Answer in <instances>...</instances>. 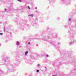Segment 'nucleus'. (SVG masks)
<instances>
[{"label":"nucleus","mask_w":76,"mask_h":76,"mask_svg":"<svg viewBox=\"0 0 76 76\" xmlns=\"http://www.w3.org/2000/svg\"><path fill=\"white\" fill-rule=\"evenodd\" d=\"M45 37H42V39H43V40H45Z\"/></svg>","instance_id":"15"},{"label":"nucleus","mask_w":76,"mask_h":76,"mask_svg":"<svg viewBox=\"0 0 76 76\" xmlns=\"http://www.w3.org/2000/svg\"><path fill=\"white\" fill-rule=\"evenodd\" d=\"M73 44V42H70L69 43V45H72Z\"/></svg>","instance_id":"13"},{"label":"nucleus","mask_w":76,"mask_h":76,"mask_svg":"<svg viewBox=\"0 0 76 76\" xmlns=\"http://www.w3.org/2000/svg\"><path fill=\"white\" fill-rule=\"evenodd\" d=\"M54 64H53V66H54Z\"/></svg>","instance_id":"33"},{"label":"nucleus","mask_w":76,"mask_h":76,"mask_svg":"<svg viewBox=\"0 0 76 76\" xmlns=\"http://www.w3.org/2000/svg\"><path fill=\"white\" fill-rule=\"evenodd\" d=\"M4 10H5V11H6V10H7V9H5Z\"/></svg>","instance_id":"26"},{"label":"nucleus","mask_w":76,"mask_h":76,"mask_svg":"<svg viewBox=\"0 0 76 76\" xmlns=\"http://www.w3.org/2000/svg\"><path fill=\"white\" fill-rule=\"evenodd\" d=\"M54 46L56 48V49H58V48H60V47L59 46V45H55Z\"/></svg>","instance_id":"6"},{"label":"nucleus","mask_w":76,"mask_h":76,"mask_svg":"<svg viewBox=\"0 0 76 76\" xmlns=\"http://www.w3.org/2000/svg\"><path fill=\"white\" fill-rule=\"evenodd\" d=\"M49 42H50V44L51 45H54V42L51 41V40H49L48 41Z\"/></svg>","instance_id":"4"},{"label":"nucleus","mask_w":76,"mask_h":76,"mask_svg":"<svg viewBox=\"0 0 76 76\" xmlns=\"http://www.w3.org/2000/svg\"><path fill=\"white\" fill-rule=\"evenodd\" d=\"M73 29L70 28L68 30V33L71 36H73Z\"/></svg>","instance_id":"2"},{"label":"nucleus","mask_w":76,"mask_h":76,"mask_svg":"<svg viewBox=\"0 0 76 76\" xmlns=\"http://www.w3.org/2000/svg\"><path fill=\"white\" fill-rule=\"evenodd\" d=\"M1 46V44H0V46Z\"/></svg>","instance_id":"35"},{"label":"nucleus","mask_w":76,"mask_h":76,"mask_svg":"<svg viewBox=\"0 0 76 76\" xmlns=\"http://www.w3.org/2000/svg\"><path fill=\"white\" fill-rule=\"evenodd\" d=\"M56 39H61V38H60V37H57L56 38Z\"/></svg>","instance_id":"12"},{"label":"nucleus","mask_w":76,"mask_h":76,"mask_svg":"<svg viewBox=\"0 0 76 76\" xmlns=\"http://www.w3.org/2000/svg\"><path fill=\"white\" fill-rule=\"evenodd\" d=\"M17 1H19V2H22V1L21 0H17Z\"/></svg>","instance_id":"16"},{"label":"nucleus","mask_w":76,"mask_h":76,"mask_svg":"<svg viewBox=\"0 0 76 76\" xmlns=\"http://www.w3.org/2000/svg\"><path fill=\"white\" fill-rule=\"evenodd\" d=\"M36 71H37V72H39V70L38 69Z\"/></svg>","instance_id":"23"},{"label":"nucleus","mask_w":76,"mask_h":76,"mask_svg":"<svg viewBox=\"0 0 76 76\" xmlns=\"http://www.w3.org/2000/svg\"><path fill=\"white\" fill-rule=\"evenodd\" d=\"M28 54V51H26L25 52V55H27V54Z\"/></svg>","instance_id":"9"},{"label":"nucleus","mask_w":76,"mask_h":76,"mask_svg":"<svg viewBox=\"0 0 76 76\" xmlns=\"http://www.w3.org/2000/svg\"><path fill=\"white\" fill-rule=\"evenodd\" d=\"M35 9H37V7H36L35 8Z\"/></svg>","instance_id":"30"},{"label":"nucleus","mask_w":76,"mask_h":76,"mask_svg":"<svg viewBox=\"0 0 76 76\" xmlns=\"http://www.w3.org/2000/svg\"><path fill=\"white\" fill-rule=\"evenodd\" d=\"M3 33H1L0 34V35H3Z\"/></svg>","instance_id":"20"},{"label":"nucleus","mask_w":76,"mask_h":76,"mask_svg":"<svg viewBox=\"0 0 76 76\" xmlns=\"http://www.w3.org/2000/svg\"><path fill=\"white\" fill-rule=\"evenodd\" d=\"M5 27H4V32H5Z\"/></svg>","instance_id":"18"},{"label":"nucleus","mask_w":76,"mask_h":76,"mask_svg":"<svg viewBox=\"0 0 76 76\" xmlns=\"http://www.w3.org/2000/svg\"><path fill=\"white\" fill-rule=\"evenodd\" d=\"M53 2H54V0H49V3L50 4H53Z\"/></svg>","instance_id":"5"},{"label":"nucleus","mask_w":76,"mask_h":76,"mask_svg":"<svg viewBox=\"0 0 76 76\" xmlns=\"http://www.w3.org/2000/svg\"><path fill=\"white\" fill-rule=\"evenodd\" d=\"M52 76H56V75H53Z\"/></svg>","instance_id":"34"},{"label":"nucleus","mask_w":76,"mask_h":76,"mask_svg":"<svg viewBox=\"0 0 76 76\" xmlns=\"http://www.w3.org/2000/svg\"><path fill=\"white\" fill-rule=\"evenodd\" d=\"M56 35H57V34H56Z\"/></svg>","instance_id":"38"},{"label":"nucleus","mask_w":76,"mask_h":76,"mask_svg":"<svg viewBox=\"0 0 76 76\" xmlns=\"http://www.w3.org/2000/svg\"><path fill=\"white\" fill-rule=\"evenodd\" d=\"M52 38H54V37H53Z\"/></svg>","instance_id":"39"},{"label":"nucleus","mask_w":76,"mask_h":76,"mask_svg":"<svg viewBox=\"0 0 76 76\" xmlns=\"http://www.w3.org/2000/svg\"><path fill=\"white\" fill-rule=\"evenodd\" d=\"M28 16H31L33 17L34 16V14H30L28 15Z\"/></svg>","instance_id":"11"},{"label":"nucleus","mask_w":76,"mask_h":76,"mask_svg":"<svg viewBox=\"0 0 76 76\" xmlns=\"http://www.w3.org/2000/svg\"><path fill=\"white\" fill-rule=\"evenodd\" d=\"M71 20V18H69V21H70Z\"/></svg>","instance_id":"22"},{"label":"nucleus","mask_w":76,"mask_h":76,"mask_svg":"<svg viewBox=\"0 0 76 76\" xmlns=\"http://www.w3.org/2000/svg\"><path fill=\"white\" fill-rule=\"evenodd\" d=\"M31 44V43L30 42H28V44Z\"/></svg>","instance_id":"28"},{"label":"nucleus","mask_w":76,"mask_h":76,"mask_svg":"<svg viewBox=\"0 0 76 76\" xmlns=\"http://www.w3.org/2000/svg\"><path fill=\"white\" fill-rule=\"evenodd\" d=\"M47 29H49V28L48 27V28H47Z\"/></svg>","instance_id":"29"},{"label":"nucleus","mask_w":76,"mask_h":76,"mask_svg":"<svg viewBox=\"0 0 76 76\" xmlns=\"http://www.w3.org/2000/svg\"><path fill=\"white\" fill-rule=\"evenodd\" d=\"M0 76H1V75H0Z\"/></svg>","instance_id":"37"},{"label":"nucleus","mask_w":76,"mask_h":76,"mask_svg":"<svg viewBox=\"0 0 76 76\" xmlns=\"http://www.w3.org/2000/svg\"><path fill=\"white\" fill-rule=\"evenodd\" d=\"M58 44H59V45H60V43H58Z\"/></svg>","instance_id":"31"},{"label":"nucleus","mask_w":76,"mask_h":76,"mask_svg":"<svg viewBox=\"0 0 76 76\" xmlns=\"http://www.w3.org/2000/svg\"><path fill=\"white\" fill-rule=\"evenodd\" d=\"M20 45V43L18 41H17L16 45Z\"/></svg>","instance_id":"8"},{"label":"nucleus","mask_w":76,"mask_h":76,"mask_svg":"<svg viewBox=\"0 0 76 76\" xmlns=\"http://www.w3.org/2000/svg\"><path fill=\"white\" fill-rule=\"evenodd\" d=\"M39 66H41V65L39 64L37 65V67H39Z\"/></svg>","instance_id":"17"},{"label":"nucleus","mask_w":76,"mask_h":76,"mask_svg":"<svg viewBox=\"0 0 76 76\" xmlns=\"http://www.w3.org/2000/svg\"><path fill=\"white\" fill-rule=\"evenodd\" d=\"M62 64V63H61V62H60L59 63V64L60 65H61V64Z\"/></svg>","instance_id":"21"},{"label":"nucleus","mask_w":76,"mask_h":76,"mask_svg":"<svg viewBox=\"0 0 76 76\" xmlns=\"http://www.w3.org/2000/svg\"><path fill=\"white\" fill-rule=\"evenodd\" d=\"M27 7L28 9H31V8L29 7V6H28Z\"/></svg>","instance_id":"19"},{"label":"nucleus","mask_w":76,"mask_h":76,"mask_svg":"<svg viewBox=\"0 0 76 76\" xmlns=\"http://www.w3.org/2000/svg\"><path fill=\"white\" fill-rule=\"evenodd\" d=\"M21 30H23L24 29H23V26H22V27L21 28Z\"/></svg>","instance_id":"14"},{"label":"nucleus","mask_w":76,"mask_h":76,"mask_svg":"<svg viewBox=\"0 0 76 76\" xmlns=\"http://www.w3.org/2000/svg\"><path fill=\"white\" fill-rule=\"evenodd\" d=\"M58 19H59V18H58Z\"/></svg>","instance_id":"36"},{"label":"nucleus","mask_w":76,"mask_h":76,"mask_svg":"<svg viewBox=\"0 0 76 76\" xmlns=\"http://www.w3.org/2000/svg\"><path fill=\"white\" fill-rule=\"evenodd\" d=\"M76 72V69H73L72 71V73H75Z\"/></svg>","instance_id":"7"},{"label":"nucleus","mask_w":76,"mask_h":76,"mask_svg":"<svg viewBox=\"0 0 76 76\" xmlns=\"http://www.w3.org/2000/svg\"><path fill=\"white\" fill-rule=\"evenodd\" d=\"M17 62H19V59H17Z\"/></svg>","instance_id":"24"},{"label":"nucleus","mask_w":76,"mask_h":76,"mask_svg":"<svg viewBox=\"0 0 76 76\" xmlns=\"http://www.w3.org/2000/svg\"><path fill=\"white\" fill-rule=\"evenodd\" d=\"M62 1H64V3L65 4H67L68 5V4H70V2L68 1L67 0H61Z\"/></svg>","instance_id":"3"},{"label":"nucleus","mask_w":76,"mask_h":76,"mask_svg":"<svg viewBox=\"0 0 76 76\" xmlns=\"http://www.w3.org/2000/svg\"><path fill=\"white\" fill-rule=\"evenodd\" d=\"M2 61L4 63H5V65L6 66H8L9 67H7L8 69V72H9L10 71H11V72H15L16 71L14 68L16 67V65L14 64L12 65L10 64L9 63L10 62V57H8L6 56H2Z\"/></svg>","instance_id":"1"},{"label":"nucleus","mask_w":76,"mask_h":76,"mask_svg":"<svg viewBox=\"0 0 76 76\" xmlns=\"http://www.w3.org/2000/svg\"><path fill=\"white\" fill-rule=\"evenodd\" d=\"M45 71H46V70L47 69V67H46L45 66Z\"/></svg>","instance_id":"25"},{"label":"nucleus","mask_w":76,"mask_h":76,"mask_svg":"<svg viewBox=\"0 0 76 76\" xmlns=\"http://www.w3.org/2000/svg\"><path fill=\"white\" fill-rule=\"evenodd\" d=\"M48 56H49L48 55H46V57H48Z\"/></svg>","instance_id":"27"},{"label":"nucleus","mask_w":76,"mask_h":76,"mask_svg":"<svg viewBox=\"0 0 76 76\" xmlns=\"http://www.w3.org/2000/svg\"><path fill=\"white\" fill-rule=\"evenodd\" d=\"M0 24H1L2 23H1V22H0Z\"/></svg>","instance_id":"32"},{"label":"nucleus","mask_w":76,"mask_h":76,"mask_svg":"<svg viewBox=\"0 0 76 76\" xmlns=\"http://www.w3.org/2000/svg\"><path fill=\"white\" fill-rule=\"evenodd\" d=\"M1 74H3V72L2 71L1 69H0V75H1Z\"/></svg>","instance_id":"10"}]
</instances>
